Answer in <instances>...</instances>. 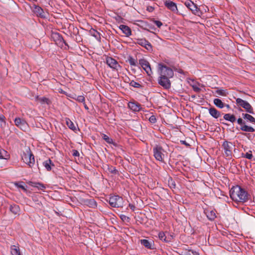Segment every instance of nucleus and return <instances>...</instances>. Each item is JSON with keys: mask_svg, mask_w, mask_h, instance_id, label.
<instances>
[{"mask_svg": "<svg viewBox=\"0 0 255 255\" xmlns=\"http://www.w3.org/2000/svg\"><path fill=\"white\" fill-rule=\"evenodd\" d=\"M230 196L231 199L236 202L245 203L250 199V194L240 186H233L230 190Z\"/></svg>", "mask_w": 255, "mask_h": 255, "instance_id": "nucleus-1", "label": "nucleus"}, {"mask_svg": "<svg viewBox=\"0 0 255 255\" xmlns=\"http://www.w3.org/2000/svg\"><path fill=\"white\" fill-rule=\"evenodd\" d=\"M21 159L29 167H32L35 163L34 155L29 148L22 153L21 154Z\"/></svg>", "mask_w": 255, "mask_h": 255, "instance_id": "nucleus-2", "label": "nucleus"}, {"mask_svg": "<svg viewBox=\"0 0 255 255\" xmlns=\"http://www.w3.org/2000/svg\"><path fill=\"white\" fill-rule=\"evenodd\" d=\"M236 102L237 105L244 109L247 113L254 114V108L249 102L239 98H236Z\"/></svg>", "mask_w": 255, "mask_h": 255, "instance_id": "nucleus-3", "label": "nucleus"}, {"mask_svg": "<svg viewBox=\"0 0 255 255\" xmlns=\"http://www.w3.org/2000/svg\"><path fill=\"white\" fill-rule=\"evenodd\" d=\"M153 156L157 160L160 162L163 161L165 151L162 146L159 145H155L153 148Z\"/></svg>", "mask_w": 255, "mask_h": 255, "instance_id": "nucleus-4", "label": "nucleus"}, {"mask_svg": "<svg viewBox=\"0 0 255 255\" xmlns=\"http://www.w3.org/2000/svg\"><path fill=\"white\" fill-rule=\"evenodd\" d=\"M158 68L160 70V76L169 78H171L173 76V71L170 68L162 64H159Z\"/></svg>", "mask_w": 255, "mask_h": 255, "instance_id": "nucleus-5", "label": "nucleus"}, {"mask_svg": "<svg viewBox=\"0 0 255 255\" xmlns=\"http://www.w3.org/2000/svg\"><path fill=\"white\" fill-rule=\"evenodd\" d=\"M109 203L113 207L120 208L123 207V199L118 195H114L110 197Z\"/></svg>", "mask_w": 255, "mask_h": 255, "instance_id": "nucleus-6", "label": "nucleus"}, {"mask_svg": "<svg viewBox=\"0 0 255 255\" xmlns=\"http://www.w3.org/2000/svg\"><path fill=\"white\" fill-rule=\"evenodd\" d=\"M139 64L141 66L142 69L146 72L147 75L149 77V80L151 78V76L153 72L151 70L150 64L149 62L146 59L142 58L139 60Z\"/></svg>", "mask_w": 255, "mask_h": 255, "instance_id": "nucleus-7", "label": "nucleus"}, {"mask_svg": "<svg viewBox=\"0 0 255 255\" xmlns=\"http://www.w3.org/2000/svg\"><path fill=\"white\" fill-rule=\"evenodd\" d=\"M222 146L224 148L225 155L229 158H231L232 150L235 146L233 143L230 141H225L223 143Z\"/></svg>", "mask_w": 255, "mask_h": 255, "instance_id": "nucleus-8", "label": "nucleus"}, {"mask_svg": "<svg viewBox=\"0 0 255 255\" xmlns=\"http://www.w3.org/2000/svg\"><path fill=\"white\" fill-rule=\"evenodd\" d=\"M52 38L55 42L56 44L59 46L62 47L63 44L65 45H68L64 40L62 35L57 32L52 33L51 35Z\"/></svg>", "mask_w": 255, "mask_h": 255, "instance_id": "nucleus-9", "label": "nucleus"}, {"mask_svg": "<svg viewBox=\"0 0 255 255\" xmlns=\"http://www.w3.org/2000/svg\"><path fill=\"white\" fill-rule=\"evenodd\" d=\"M237 123L241 126L240 129L243 131L252 132L255 131V129L252 127L247 125L245 121L242 118H239L237 120Z\"/></svg>", "mask_w": 255, "mask_h": 255, "instance_id": "nucleus-10", "label": "nucleus"}, {"mask_svg": "<svg viewBox=\"0 0 255 255\" xmlns=\"http://www.w3.org/2000/svg\"><path fill=\"white\" fill-rule=\"evenodd\" d=\"M135 43L144 47L148 51H152V46L151 43L145 38L136 39Z\"/></svg>", "mask_w": 255, "mask_h": 255, "instance_id": "nucleus-11", "label": "nucleus"}, {"mask_svg": "<svg viewBox=\"0 0 255 255\" xmlns=\"http://www.w3.org/2000/svg\"><path fill=\"white\" fill-rule=\"evenodd\" d=\"M106 63L110 68L117 71H118L121 68V66L117 61V60L111 57H107Z\"/></svg>", "mask_w": 255, "mask_h": 255, "instance_id": "nucleus-12", "label": "nucleus"}, {"mask_svg": "<svg viewBox=\"0 0 255 255\" xmlns=\"http://www.w3.org/2000/svg\"><path fill=\"white\" fill-rule=\"evenodd\" d=\"M169 78L159 76L158 79V84L166 89H168L171 87V83Z\"/></svg>", "mask_w": 255, "mask_h": 255, "instance_id": "nucleus-13", "label": "nucleus"}, {"mask_svg": "<svg viewBox=\"0 0 255 255\" xmlns=\"http://www.w3.org/2000/svg\"><path fill=\"white\" fill-rule=\"evenodd\" d=\"M32 7V11L37 16L40 17L41 18L46 17L45 12L44 11L43 9L41 7L35 4H33Z\"/></svg>", "mask_w": 255, "mask_h": 255, "instance_id": "nucleus-14", "label": "nucleus"}, {"mask_svg": "<svg viewBox=\"0 0 255 255\" xmlns=\"http://www.w3.org/2000/svg\"><path fill=\"white\" fill-rule=\"evenodd\" d=\"M185 5L194 14H198L199 11V8L197 5L191 0H187L185 2Z\"/></svg>", "mask_w": 255, "mask_h": 255, "instance_id": "nucleus-15", "label": "nucleus"}, {"mask_svg": "<svg viewBox=\"0 0 255 255\" xmlns=\"http://www.w3.org/2000/svg\"><path fill=\"white\" fill-rule=\"evenodd\" d=\"M165 6L169 10L177 13L178 11L176 4L171 0H166L164 1Z\"/></svg>", "mask_w": 255, "mask_h": 255, "instance_id": "nucleus-16", "label": "nucleus"}, {"mask_svg": "<svg viewBox=\"0 0 255 255\" xmlns=\"http://www.w3.org/2000/svg\"><path fill=\"white\" fill-rule=\"evenodd\" d=\"M9 158V155L7 152L3 149L0 148V159H3L5 160L4 162L0 164V168H2L5 166L6 163V160Z\"/></svg>", "mask_w": 255, "mask_h": 255, "instance_id": "nucleus-17", "label": "nucleus"}, {"mask_svg": "<svg viewBox=\"0 0 255 255\" xmlns=\"http://www.w3.org/2000/svg\"><path fill=\"white\" fill-rule=\"evenodd\" d=\"M15 125L21 129H25L27 124L25 120L19 118H16L14 120Z\"/></svg>", "mask_w": 255, "mask_h": 255, "instance_id": "nucleus-18", "label": "nucleus"}, {"mask_svg": "<svg viewBox=\"0 0 255 255\" xmlns=\"http://www.w3.org/2000/svg\"><path fill=\"white\" fill-rule=\"evenodd\" d=\"M128 107L134 112L139 111L141 109V105L135 101L129 102L128 104Z\"/></svg>", "mask_w": 255, "mask_h": 255, "instance_id": "nucleus-19", "label": "nucleus"}, {"mask_svg": "<svg viewBox=\"0 0 255 255\" xmlns=\"http://www.w3.org/2000/svg\"><path fill=\"white\" fill-rule=\"evenodd\" d=\"M119 28L126 35V36L129 37L131 34L130 28L127 25L121 24L119 26Z\"/></svg>", "mask_w": 255, "mask_h": 255, "instance_id": "nucleus-20", "label": "nucleus"}, {"mask_svg": "<svg viewBox=\"0 0 255 255\" xmlns=\"http://www.w3.org/2000/svg\"><path fill=\"white\" fill-rule=\"evenodd\" d=\"M209 113L215 119H218L221 116V112L213 107L209 109Z\"/></svg>", "mask_w": 255, "mask_h": 255, "instance_id": "nucleus-21", "label": "nucleus"}, {"mask_svg": "<svg viewBox=\"0 0 255 255\" xmlns=\"http://www.w3.org/2000/svg\"><path fill=\"white\" fill-rule=\"evenodd\" d=\"M251 114L249 113H242V116L244 119L246 120L247 122L253 123L255 121V118L253 117Z\"/></svg>", "mask_w": 255, "mask_h": 255, "instance_id": "nucleus-22", "label": "nucleus"}, {"mask_svg": "<svg viewBox=\"0 0 255 255\" xmlns=\"http://www.w3.org/2000/svg\"><path fill=\"white\" fill-rule=\"evenodd\" d=\"M205 213L207 217L210 221H213L216 218L215 211L214 210H207Z\"/></svg>", "mask_w": 255, "mask_h": 255, "instance_id": "nucleus-23", "label": "nucleus"}, {"mask_svg": "<svg viewBox=\"0 0 255 255\" xmlns=\"http://www.w3.org/2000/svg\"><path fill=\"white\" fill-rule=\"evenodd\" d=\"M43 165L46 168V169L49 171L51 170V166H54V164L52 162V161L48 159L43 162Z\"/></svg>", "mask_w": 255, "mask_h": 255, "instance_id": "nucleus-24", "label": "nucleus"}, {"mask_svg": "<svg viewBox=\"0 0 255 255\" xmlns=\"http://www.w3.org/2000/svg\"><path fill=\"white\" fill-rule=\"evenodd\" d=\"M9 210L12 213L16 215L19 213L20 211V208L18 205L13 204L10 205Z\"/></svg>", "mask_w": 255, "mask_h": 255, "instance_id": "nucleus-25", "label": "nucleus"}, {"mask_svg": "<svg viewBox=\"0 0 255 255\" xmlns=\"http://www.w3.org/2000/svg\"><path fill=\"white\" fill-rule=\"evenodd\" d=\"M158 238L160 240L163 241L166 243H168L171 241V237H166L165 233L163 232H159L158 234Z\"/></svg>", "mask_w": 255, "mask_h": 255, "instance_id": "nucleus-26", "label": "nucleus"}, {"mask_svg": "<svg viewBox=\"0 0 255 255\" xmlns=\"http://www.w3.org/2000/svg\"><path fill=\"white\" fill-rule=\"evenodd\" d=\"M224 119L228 121H229L232 123H234L236 120V118L234 115H231L230 114H226L224 116Z\"/></svg>", "mask_w": 255, "mask_h": 255, "instance_id": "nucleus-27", "label": "nucleus"}, {"mask_svg": "<svg viewBox=\"0 0 255 255\" xmlns=\"http://www.w3.org/2000/svg\"><path fill=\"white\" fill-rule=\"evenodd\" d=\"M10 252L12 255H21L19 248L14 245L11 246Z\"/></svg>", "mask_w": 255, "mask_h": 255, "instance_id": "nucleus-28", "label": "nucleus"}, {"mask_svg": "<svg viewBox=\"0 0 255 255\" xmlns=\"http://www.w3.org/2000/svg\"><path fill=\"white\" fill-rule=\"evenodd\" d=\"M214 104L220 109H222L225 107V103H224L221 100L216 98L213 101Z\"/></svg>", "mask_w": 255, "mask_h": 255, "instance_id": "nucleus-29", "label": "nucleus"}, {"mask_svg": "<svg viewBox=\"0 0 255 255\" xmlns=\"http://www.w3.org/2000/svg\"><path fill=\"white\" fill-rule=\"evenodd\" d=\"M31 185L32 187L37 188L39 190H44L46 189V186L39 182H32Z\"/></svg>", "mask_w": 255, "mask_h": 255, "instance_id": "nucleus-30", "label": "nucleus"}, {"mask_svg": "<svg viewBox=\"0 0 255 255\" xmlns=\"http://www.w3.org/2000/svg\"><path fill=\"white\" fill-rule=\"evenodd\" d=\"M141 245L144 246L145 248L148 249H152V242H149L148 240L146 239H143L140 240Z\"/></svg>", "mask_w": 255, "mask_h": 255, "instance_id": "nucleus-31", "label": "nucleus"}, {"mask_svg": "<svg viewBox=\"0 0 255 255\" xmlns=\"http://www.w3.org/2000/svg\"><path fill=\"white\" fill-rule=\"evenodd\" d=\"M65 120L66 124L70 129L73 130V131L76 130V127L74 124L69 118H66Z\"/></svg>", "mask_w": 255, "mask_h": 255, "instance_id": "nucleus-32", "label": "nucleus"}, {"mask_svg": "<svg viewBox=\"0 0 255 255\" xmlns=\"http://www.w3.org/2000/svg\"><path fill=\"white\" fill-rule=\"evenodd\" d=\"M127 62H128L131 66H136L137 65V60L133 58L131 56H128V57Z\"/></svg>", "mask_w": 255, "mask_h": 255, "instance_id": "nucleus-33", "label": "nucleus"}, {"mask_svg": "<svg viewBox=\"0 0 255 255\" xmlns=\"http://www.w3.org/2000/svg\"><path fill=\"white\" fill-rule=\"evenodd\" d=\"M36 99L37 101H38L39 102H40L41 104H47V105H49L51 103L49 99L46 98V97H36Z\"/></svg>", "mask_w": 255, "mask_h": 255, "instance_id": "nucleus-34", "label": "nucleus"}, {"mask_svg": "<svg viewBox=\"0 0 255 255\" xmlns=\"http://www.w3.org/2000/svg\"><path fill=\"white\" fill-rule=\"evenodd\" d=\"M108 171L113 174H118L119 173L118 171L116 169V167L112 165H107Z\"/></svg>", "mask_w": 255, "mask_h": 255, "instance_id": "nucleus-35", "label": "nucleus"}, {"mask_svg": "<svg viewBox=\"0 0 255 255\" xmlns=\"http://www.w3.org/2000/svg\"><path fill=\"white\" fill-rule=\"evenodd\" d=\"M215 93L220 96H226L228 94V92L227 90L224 89H217Z\"/></svg>", "mask_w": 255, "mask_h": 255, "instance_id": "nucleus-36", "label": "nucleus"}, {"mask_svg": "<svg viewBox=\"0 0 255 255\" xmlns=\"http://www.w3.org/2000/svg\"><path fill=\"white\" fill-rule=\"evenodd\" d=\"M242 157L248 158L249 159H251L253 157L252 151L250 150L249 152L246 153H242Z\"/></svg>", "mask_w": 255, "mask_h": 255, "instance_id": "nucleus-37", "label": "nucleus"}, {"mask_svg": "<svg viewBox=\"0 0 255 255\" xmlns=\"http://www.w3.org/2000/svg\"><path fill=\"white\" fill-rule=\"evenodd\" d=\"M102 138L103 139H104L107 143L109 144H112L113 143V139L109 137L108 135H107L105 134H102Z\"/></svg>", "mask_w": 255, "mask_h": 255, "instance_id": "nucleus-38", "label": "nucleus"}, {"mask_svg": "<svg viewBox=\"0 0 255 255\" xmlns=\"http://www.w3.org/2000/svg\"><path fill=\"white\" fill-rule=\"evenodd\" d=\"M23 183V182H16V183H14V184H15V185L16 187L21 188L23 191L26 192L27 191V189L25 188V187L24 186Z\"/></svg>", "mask_w": 255, "mask_h": 255, "instance_id": "nucleus-39", "label": "nucleus"}, {"mask_svg": "<svg viewBox=\"0 0 255 255\" xmlns=\"http://www.w3.org/2000/svg\"><path fill=\"white\" fill-rule=\"evenodd\" d=\"M129 85L134 88H141L142 87V86L139 83L133 80L130 81Z\"/></svg>", "mask_w": 255, "mask_h": 255, "instance_id": "nucleus-40", "label": "nucleus"}, {"mask_svg": "<svg viewBox=\"0 0 255 255\" xmlns=\"http://www.w3.org/2000/svg\"><path fill=\"white\" fill-rule=\"evenodd\" d=\"M76 101L81 103H84L85 101V97L83 95L76 96V98H74Z\"/></svg>", "mask_w": 255, "mask_h": 255, "instance_id": "nucleus-41", "label": "nucleus"}, {"mask_svg": "<svg viewBox=\"0 0 255 255\" xmlns=\"http://www.w3.org/2000/svg\"><path fill=\"white\" fill-rule=\"evenodd\" d=\"M168 185L169 187L171 189L175 188L176 187V184L172 179L168 180Z\"/></svg>", "mask_w": 255, "mask_h": 255, "instance_id": "nucleus-42", "label": "nucleus"}, {"mask_svg": "<svg viewBox=\"0 0 255 255\" xmlns=\"http://www.w3.org/2000/svg\"><path fill=\"white\" fill-rule=\"evenodd\" d=\"M149 122L152 124H154L156 122V119L155 118V116L154 115H152L150 117L149 119Z\"/></svg>", "mask_w": 255, "mask_h": 255, "instance_id": "nucleus-43", "label": "nucleus"}, {"mask_svg": "<svg viewBox=\"0 0 255 255\" xmlns=\"http://www.w3.org/2000/svg\"><path fill=\"white\" fill-rule=\"evenodd\" d=\"M186 255H199L198 253L193 250H189L186 254Z\"/></svg>", "mask_w": 255, "mask_h": 255, "instance_id": "nucleus-44", "label": "nucleus"}, {"mask_svg": "<svg viewBox=\"0 0 255 255\" xmlns=\"http://www.w3.org/2000/svg\"><path fill=\"white\" fill-rule=\"evenodd\" d=\"M154 23L158 28H160L162 25V23L160 21L155 20Z\"/></svg>", "mask_w": 255, "mask_h": 255, "instance_id": "nucleus-45", "label": "nucleus"}, {"mask_svg": "<svg viewBox=\"0 0 255 255\" xmlns=\"http://www.w3.org/2000/svg\"><path fill=\"white\" fill-rule=\"evenodd\" d=\"M72 155L74 156H78H78H79L80 154H79V151L78 150L74 149L72 151Z\"/></svg>", "mask_w": 255, "mask_h": 255, "instance_id": "nucleus-46", "label": "nucleus"}, {"mask_svg": "<svg viewBox=\"0 0 255 255\" xmlns=\"http://www.w3.org/2000/svg\"><path fill=\"white\" fill-rule=\"evenodd\" d=\"M192 88L193 90L196 92H200L201 91V89L196 86H193Z\"/></svg>", "mask_w": 255, "mask_h": 255, "instance_id": "nucleus-47", "label": "nucleus"}, {"mask_svg": "<svg viewBox=\"0 0 255 255\" xmlns=\"http://www.w3.org/2000/svg\"><path fill=\"white\" fill-rule=\"evenodd\" d=\"M121 218L123 221H128L129 218L126 215H122Z\"/></svg>", "mask_w": 255, "mask_h": 255, "instance_id": "nucleus-48", "label": "nucleus"}, {"mask_svg": "<svg viewBox=\"0 0 255 255\" xmlns=\"http://www.w3.org/2000/svg\"><path fill=\"white\" fill-rule=\"evenodd\" d=\"M4 119H5L4 116L2 115H0V122H1V123H3V124H5Z\"/></svg>", "mask_w": 255, "mask_h": 255, "instance_id": "nucleus-49", "label": "nucleus"}, {"mask_svg": "<svg viewBox=\"0 0 255 255\" xmlns=\"http://www.w3.org/2000/svg\"><path fill=\"white\" fill-rule=\"evenodd\" d=\"M128 207L130 208V209L131 210H132V211H134L135 209V207L134 205L133 204H129L128 205Z\"/></svg>", "mask_w": 255, "mask_h": 255, "instance_id": "nucleus-50", "label": "nucleus"}, {"mask_svg": "<svg viewBox=\"0 0 255 255\" xmlns=\"http://www.w3.org/2000/svg\"><path fill=\"white\" fill-rule=\"evenodd\" d=\"M180 142L182 144H184L186 146H189L190 145L185 140H181Z\"/></svg>", "mask_w": 255, "mask_h": 255, "instance_id": "nucleus-51", "label": "nucleus"}, {"mask_svg": "<svg viewBox=\"0 0 255 255\" xmlns=\"http://www.w3.org/2000/svg\"><path fill=\"white\" fill-rule=\"evenodd\" d=\"M226 107L228 109H231L230 106L229 105H228V104H225V107Z\"/></svg>", "mask_w": 255, "mask_h": 255, "instance_id": "nucleus-52", "label": "nucleus"}, {"mask_svg": "<svg viewBox=\"0 0 255 255\" xmlns=\"http://www.w3.org/2000/svg\"><path fill=\"white\" fill-rule=\"evenodd\" d=\"M83 104H84V108L86 109V110H88L89 108L88 107V106H87V105L86 104V103L84 102L83 103Z\"/></svg>", "mask_w": 255, "mask_h": 255, "instance_id": "nucleus-53", "label": "nucleus"}, {"mask_svg": "<svg viewBox=\"0 0 255 255\" xmlns=\"http://www.w3.org/2000/svg\"><path fill=\"white\" fill-rule=\"evenodd\" d=\"M92 205L93 206H96V203L95 201H94V200L92 201Z\"/></svg>", "mask_w": 255, "mask_h": 255, "instance_id": "nucleus-54", "label": "nucleus"}, {"mask_svg": "<svg viewBox=\"0 0 255 255\" xmlns=\"http://www.w3.org/2000/svg\"><path fill=\"white\" fill-rule=\"evenodd\" d=\"M239 111H243V110H242V109H239Z\"/></svg>", "mask_w": 255, "mask_h": 255, "instance_id": "nucleus-55", "label": "nucleus"}]
</instances>
